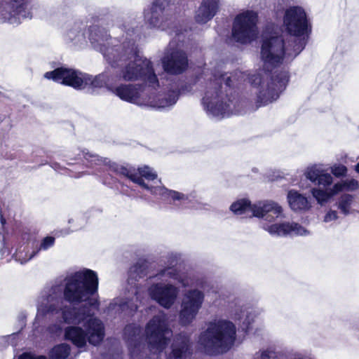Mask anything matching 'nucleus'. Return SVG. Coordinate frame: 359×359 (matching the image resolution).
Returning a JSON list of instances; mask_svg holds the SVG:
<instances>
[{"instance_id":"1","label":"nucleus","mask_w":359,"mask_h":359,"mask_svg":"<svg viewBox=\"0 0 359 359\" xmlns=\"http://www.w3.org/2000/svg\"><path fill=\"white\" fill-rule=\"evenodd\" d=\"M62 281L56 280L46 286L36 300V314L33 327L37 330L41 325L57 320L67 324L82 325L81 327L69 326L65 330V337L77 347L86 346L87 341L97 345L102 341L104 325L94 316L93 309L100 305L97 294L99 279L95 271L82 269L68 274Z\"/></svg>"},{"instance_id":"2","label":"nucleus","mask_w":359,"mask_h":359,"mask_svg":"<svg viewBox=\"0 0 359 359\" xmlns=\"http://www.w3.org/2000/svg\"><path fill=\"white\" fill-rule=\"evenodd\" d=\"M172 335V331L164 313L154 316L147 323L144 335L138 324L128 325L123 331V338L132 356L140 358L147 355L149 359H161ZM190 353L189 337L180 334L175 337L166 358L188 359Z\"/></svg>"},{"instance_id":"3","label":"nucleus","mask_w":359,"mask_h":359,"mask_svg":"<svg viewBox=\"0 0 359 359\" xmlns=\"http://www.w3.org/2000/svg\"><path fill=\"white\" fill-rule=\"evenodd\" d=\"M286 34L262 35L261 57L265 65L276 67L292 61L306 47L311 33L305 11L300 6L288 8L283 17Z\"/></svg>"},{"instance_id":"4","label":"nucleus","mask_w":359,"mask_h":359,"mask_svg":"<svg viewBox=\"0 0 359 359\" xmlns=\"http://www.w3.org/2000/svg\"><path fill=\"white\" fill-rule=\"evenodd\" d=\"M104 59L112 67L121 69L122 79L126 81L140 80L153 88L159 86L152 62L140 55L133 39H125L122 46L107 50Z\"/></svg>"},{"instance_id":"5","label":"nucleus","mask_w":359,"mask_h":359,"mask_svg":"<svg viewBox=\"0 0 359 359\" xmlns=\"http://www.w3.org/2000/svg\"><path fill=\"white\" fill-rule=\"evenodd\" d=\"M151 278L158 282L153 283L149 287L148 294L151 299L165 309H170L175 304L180 294V288L170 283V280H177L184 287L196 286L203 290L205 289L208 283L207 280L203 277L181 272L173 266H168L160 270Z\"/></svg>"},{"instance_id":"6","label":"nucleus","mask_w":359,"mask_h":359,"mask_svg":"<svg viewBox=\"0 0 359 359\" xmlns=\"http://www.w3.org/2000/svg\"><path fill=\"white\" fill-rule=\"evenodd\" d=\"M232 80L226 74L210 79L202 99L207 112L214 117H224L238 113V99L233 94Z\"/></svg>"},{"instance_id":"7","label":"nucleus","mask_w":359,"mask_h":359,"mask_svg":"<svg viewBox=\"0 0 359 359\" xmlns=\"http://www.w3.org/2000/svg\"><path fill=\"white\" fill-rule=\"evenodd\" d=\"M236 340V327L229 320L216 318L207 323V327L201 332L198 343L208 355L227 352Z\"/></svg>"},{"instance_id":"8","label":"nucleus","mask_w":359,"mask_h":359,"mask_svg":"<svg viewBox=\"0 0 359 359\" xmlns=\"http://www.w3.org/2000/svg\"><path fill=\"white\" fill-rule=\"evenodd\" d=\"M230 210L235 215L243 217H258L264 223H272L278 219L285 217L283 208L273 201H257L251 204L246 198L237 200L230 206Z\"/></svg>"},{"instance_id":"9","label":"nucleus","mask_w":359,"mask_h":359,"mask_svg":"<svg viewBox=\"0 0 359 359\" xmlns=\"http://www.w3.org/2000/svg\"><path fill=\"white\" fill-rule=\"evenodd\" d=\"M289 81L286 71L275 72L265 82L259 74L249 77V81L254 87L258 88L257 94V108L266 105L276 100L285 90Z\"/></svg>"},{"instance_id":"10","label":"nucleus","mask_w":359,"mask_h":359,"mask_svg":"<svg viewBox=\"0 0 359 359\" xmlns=\"http://www.w3.org/2000/svg\"><path fill=\"white\" fill-rule=\"evenodd\" d=\"M147 275L146 266L142 264H136L130 267L128 278V295L125 300L116 299L109 306V310L130 311L137 309V302L140 300V284L138 283L140 278Z\"/></svg>"},{"instance_id":"11","label":"nucleus","mask_w":359,"mask_h":359,"mask_svg":"<svg viewBox=\"0 0 359 359\" xmlns=\"http://www.w3.org/2000/svg\"><path fill=\"white\" fill-rule=\"evenodd\" d=\"M257 15L252 11L238 15L233 22L232 36L241 43H247L253 41L257 35Z\"/></svg>"},{"instance_id":"12","label":"nucleus","mask_w":359,"mask_h":359,"mask_svg":"<svg viewBox=\"0 0 359 359\" xmlns=\"http://www.w3.org/2000/svg\"><path fill=\"white\" fill-rule=\"evenodd\" d=\"M44 77L76 90H81L90 85V75L83 74L74 69L60 67L53 71L47 72Z\"/></svg>"},{"instance_id":"13","label":"nucleus","mask_w":359,"mask_h":359,"mask_svg":"<svg viewBox=\"0 0 359 359\" xmlns=\"http://www.w3.org/2000/svg\"><path fill=\"white\" fill-rule=\"evenodd\" d=\"M310 192L317 202L323 205L334 195L342 190H354L358 188V181H311Z\"/></svg>"},{"instance_id":"14","label":"nucleus","mask_w":359,"mask_h":359,"mask_svg":"<svg viewBox=\"0 0 359 359\" xmlns=\"http://www.w3.org/2000/svg\"><path fill=\"white\" fill-rule=\"evenodd\" d=\"M205 299L203 292L198 289L187 291L182 302L179 320L182 325H188L196 318Z\"/></svg>"},{"instance_id":"15","label":"nucleus","mask_w":359,"mask_h":359,"mask_svg":"<svg viewBox=\"0 0 359 359\" xmlns=\"http://www.w3.org/2000/svg\"><path fill=\"white\" fill-rule=\"evenodd\" d=\"M137 185L151 194L161 196L163 199L170 200V203L178 208H188L189 197L180 192L169 190L161 184V181H133Z\"/></svg>"},{"instance_id":"16","label":"nucleus","mask_w":359,"mask_h":359,"mask_svg":"<svg viewBox=\"0 0 359 359\" xmlns=\"http://www.w3.org/2000/svg\"><path fill=\"white\" fill-rule=\"evenodd\" d=\"M161 62L165 72L171 75L184 73L189 66L187 53L177 48H172L170 43L165 50Z\"/></svg>"},{"instance_id":"17","label":"nucleus","mask_w":359,"mask_h":359,"mask_svg":"<svg viewBox=\"0 0 359 359\" xmlns=\"http://www.w3.org/2000/svg\"><path fill=\"white\" fill-rule=\"evenodd\" d=\"M25 0H12L11 2H0V22L18 25L22 20L32 18L23 3Z\"/></svg>"},{"instance_id":"18","label":"nucleus","mask_w":359,"mask_h":359,"mask_svg":"<svg viewBox=\"0 0 359 359\" xmlns=\"http://www.w3.org/2000/svg\"><path fill=\"white\" fill-rule=\"evenodd\" d=\"M88 40L93 48L100 52L104 57L105 53L109 49L122 46V42L116 38H109V35L104 28L99 26H90L87 31Z\"/></svg>"},{"instance_id":"19","label":"nucleus","mask_w":359,"mask_h":359,"mask_svg":"<svg viewBox=\"0 0 359 359\" xmlns=\"http://www.w3.org/2000/svg\"><path fill=\"white\" fill-rule=\"evenodd\" d=\"M261 313V309L248 307L241 304L240 301L231 305L228 311L229 317L241 323L242 329L245 332L250 330L255 319Z\"/></svg>"},{"instance_id":"20","label":"nucleus","mask_w":359,"mask_h":359,"mask_svg":"<svg viewBox=\"0 0 359 359\" xmlns=\"http://www.w3.org/2000/svg\"><path fill=\"white\" fill-rule=\"evenodd\" d=\"M169 0H155L151 7L144 11V20L149 27L162 28L168 21Z\"/></svg>"},{"instance_id":"21","label":"nucleus","mask_w":359,"mask_h":359,"mask_svg":"<svg viewBox=\"0 0 359 359\" xmlns=\"http://www.w3.org/2000/svg\"><path fill=\"white\" fill-rule=\"evenodd\" d=\"M264 223L262 228L270 235L276 236H285L289 234L308 236L311 231L297 222Z\"/></svg>"},{"instance_id":"22","label":"nucleus","mask_w":359,"mask_h":359,"mask_svg":"<svg viewBox=\"0 0 359 359\" xmlns=\"http://www.w3.org/2000/svg\"><path fill=\"white\" fill-rule=\"evenodd\" d=\"M116 68L110 65V67H106L104 72L95 76L90 75V85L94 88H105L112 93L122 79L121 72L118 73Z\"/></svg>"},{"instance_id":"23","label":"nucleus","mask_w":359,"mask_h":359,"mask_svg":"<svg viewBox=\"0 0 359 359\" xmlns=\"http://www.w3.org/2000/svg\"><path fill=\"white\" fill-rule=\"evenodd\" d=\"M86 25L83 22H75L68 29L65 40L74 48H83L87 45Z\"/></svg>"},{"instance_id":"24","label":"nucleus","mask_w":359,"mask_h":359,"mask_svg":"<svg viewBox=\"0 0 359 359\" xmlns=\"http://www.w3.org/2000/svg\"><path fill=\"white\" fill-rule=\"evenodd\" d=\"M219 3V0H203L196 11V21L199 24H205L210 21L217 13Z\"/></svg>"},{"instance_id":"25","label":"nucleus","mask_w":359,"mask_h":359,"mask_svg":"<svg viewBox=\"0 0 359 359\" xmlns=\"http://www.w3.org/2000/svg\"><path fill=\"white\" fill-rule=\"evenodd\" d=\"M139 90V85L121 83L114 88L112 93L123 101L136 103L140 97Z\"/></svg>"},{"instance_id":"26","label":"nucleus","mask_w":359,"mask_h":359,"mask_svg":"<svg viewBox=\"0 0 359 359\" xmlns=\"http://www.w3.org/2000/svg\"><path fill=\"white\" fill-rule=\"evenodd\" d=\"M329 168L323 163L309 165L304 171L306 180H333L328 172Z\"/></svg>"},{"instance_id":"27","label":"nucleus","mask_w":359,"mask_h":359,"mask_svg":"<svg viewBox=\"0 0 359 359\" xmlns=\"http://www.w3.org/2000/svg\"><path fill=\"white\" fill-rule=\"evenodd\" d=\"M83 156L86 161L90 163L91 165H103L108 168L109 170L113 172L117 171L121 165L116 162H112L107 158H103L97 154H92L88 149H83L81 150Z\"/></svg>"},{"instance_id":"28","label":"nucleus","mask_w":359,"mask_h":359,"mask_svg":"<svg viewBox=\"0 0 359 359\" xmlns=\"http://www.w3.org/2000/svg\"><path fill=\"white\" fill-rule=\"evenodd\" d=\"M290 207L294 211H306L311 208V205L307 198L297 192L290 190L287 194Z\"/></svg>"},{"instance_id":"29","label":"nucleus","mask_w":359,"mask_h":359,"mask_svg":"<svg viewBox=\"0 0 359 359\" xmlns=\"http://www.w3.org/2000/svg\"><path fill=\"white\" fill-rule=\"evenodd\" d=\"M37 255V250L35 249L34 243H28L20 246L14 255L15 259L23 264Z\"/></svg>"},{"instance_id":"30","label":"nucleus","mask_w":359,"mask_h":359,"mask_svg":"<svg viewBox=\"0 0 359 359\" xmlns=\"http://www.w3.org/2000/svg\"><path fill=\"white\" fill-rule=\"evenodd\" d=\"M179 99V91L173 90L172 88L163 95H161L156 106L158 109H165L172 107Z\"/></svg>"},{"instance_id":"31","label":"nucleus","mask_w":359,"mask_h":359,"mask_svg":"<svg viewBox=\"0 0 359 359\" xmlns=\"http://www.w3.org/2000/svg\"><path fill=\"white\" fill-rule=\"evenodd\" d=\"M88 222V218L83 214L79 213L75 215L68 220V223L71 225L72 229H65L62 235H67L71 232L76 231L83 229Z\"/></svg>"},{"instance_id":"32","label":"nucleus","mask_w":359,"mask_h":359,"mask_svg":"<svg viewBox=\"0 0 359 359\" xmlns=\"http://www.w3.org/2000/svg\"><path fill=\"white\" fill-rule=\"evenodd\" d=\"M71 347L67 344L55 346L49 353V359H68Z\"/></svg>"},{"instance_id":"33","label":"nucleus","mask_w":359,"mask_h":359,"mask_svg":"<svg viewBox=\"0 0 359 359\" xmlns=\"http://www.w3.org/2000/svg\"><path fill=\"white\" fill-rule=\"evenodd\" d=\"M280 355V353L277 352L274 348L269 347L256 352L253 359H278Z\"/></svg>"},{"instance_id":"34","label":"nucleus","mask_w":359,"mask_h":359,"mask_svg":"<svg viewBox=\"0 0 359 359\" xmlns=\"http://www.w3.org/2000/svg\"><path fill=\"white\" fill-rule=\"evenodd\" d=\"M117 170H118L114 173L121 177H126L128 178V180H140V178L137 177L136 169L133 166H125L121 165Z\"/></svg>"},{"instance_id":"35","label":"nucleus","mask_w":359,"mask_h":359,"mask_svg":"<svg viewBox=\"0 0 359 359\" xmlns=\"http://www.w3.org/2000/svg\"><path fill=\"white\" fill-rule=\"evenodd\" d=\"M141 178L146 180H156L158 177L157 172L151 167L144 165L137 169Z\"/></svg>"},{"instance_id":"36","label":"nucleus","mask_w":359,"mask_h":359,"mask_svg":"<svg viewBox=\"0 0 359 359\" xmlns=\"http://www.w3.org/2000/svg\"><path fill=\"white\" fill-rule=\"evenodd\" d=\"M352 201L353 198L351 195L346 194L341 196L339 201L338 208L343 214L348 215L350 212Z\"/></svg>"},{"instance_id":"37","label":"nucleus","mask_w":359,"mask_h":359,"mask_svg":"<svg viewBox=\"0 0 359 359\" xmlns=\"http://www.w3.org/2000/svg\"><path fill=\"white\" fill-rule=\"evenodd\" d=\"M328 168L331 173L337 178H343L347 176L348 168L343 164L334 163Z\"/></svg>"},{"instance_id":"38","label":"nucleus","mask_w":359,"mask_h":359,"mask_svg":"<svg viewBox=\"0 0 359 359\" xmlns=\"http://www.w3.org/2000/svg\"><path fill=\"white\" fill-rule=\"evenodd\" d=\"M55 241L54 237L46 236L41 240L39 245L34 244L35 249L37 250V254L41 250L46 251L52 248L55 244Z\"/></svg>"},{"instance_id":"39","label":"nucleus","mask_w":359,"mask_h":359,"mask_svg":"<svg viewBox=\"0 0 359 359\" xmlns=\"http://www.w3.org/2000/svg\"><path fill=\"white\" fill-rule=\"evenodd\" d=\"M172 89H173V90L179 91V95H180L181 93H186L191 92L192 90V84L185 83V84L181 85L180 86H175L174 88H172Z\"/></svg>"},{"instance_id":"40","label":"nucleus","mask_w":359,"mask_h":359,"mask_svg":"<svg viewBox=\"0 0 359 359\" xmlns=\"http://www.w3.org/2000/svg\"><path fill=\"white\" fill-rule=\"evenodd\" d=\"M337 212L335 210H330L328 211L324 217L323 221L326 223L335 221L337 219Z\"/></svg>"},{"instance_id":"41","label":"nucleus","mask_w":359,"mask_h":359,"mask_svg":"<svg viewBox=\"0 0 359 359\" xmlns=\"http://www.w3.org/2000/svg\"><path fill=\"white\" fill-rule=\"evenodd\" d=\"M269 177H271V180H282L285 177V174L280 170L272 171V174H270Z\"/></svg>"},{"instance_id":"42","label":"nucleus","mask_w":359,"mask_h":359,"mask_svg":"<svg viewBox=\"0 0 359 359\" xmlns=\"http://www.w3.org/2000/svg\"><path fill=\"white\" fill-rule=\"evenodd\" d=\"M27 313L25 311H21L18 316V320L22 328L25 326V322L27 320Z\"/></svg>"},{"instance_id":"43","label":"nucleus","mask_w":359,"mask_h":359,"mask_svg":"<svg viewBox=\"0 0 359 359\" xmlns=\"http://www.w3.org/2000/svg\"><path fill=\"white\" fill-rule=\"evenodd\" d=\"M18 337L17 333H13L10 335L6 336L3 337V339L6 340L7 341H11V344L12 346H15V343L13 341V340L15 339V338Z\"/></svg>"},{"instance_id":"44","label":"nucleus","mask_w":359,"mask_h":359,"mask_svg":"<svg viewBox=\"0 0 359 359\" xmlns=\"http://www.w3.org/2000/svg\"><path fill=\"white\" fill-rule=\"evenodd\" d=\"M35 356L36 355H34L33 354L25 353L22 354L18 358V359H35Z\"/></svg>"},{"instance_id":"45","label":"nucleus","mask_w":359,"mask_h":359,"mask_svg":"<svg viewBox=\"0 0 359 359\" xmlns=\"http://www.w3.org/2000/svg\"><path fill=\"white\" fill-rule=\"evenodd\" d=\"M4 157H5V158H6L7 159H14V158H15V156H13V154H9V155H8V154H6L4 155Z\"/></svg>"},{"instance_id":"46","label":"nucleus","mask_w":359,"mask_h":359,"mask_svg":"<svg viewBox=\"0 0 359 359\" xmlns=\"http://www.w3.org/2000/svg\"><path fill=\"white\" fill-rule=\"evenodd\" d=\"M355 170L359 173V162L355 165Z\"/></svg>"},{"instance_id":"47","label":"nucleus","mask_w":359,"mask_h":359,"mask_svg":"<svg viewBox=\"0 0 359 359\" xmlns=\"http://www.w3.org/2000/svg\"><path fill=\"white\" fill-rule=\"evenodd\" d=\"M35 359H46V358L43 355H38V356L36 355Z\"/></svg>"},{"instance_id":"48","label":"nucleus","mask_w":359,"mask_h":359,"mask_svg":"<svg viewBox=\"0 0 359 359\" xmlns=\"http://www.w3.org/2000/svg\"><path fill=\"white\" fill-rule=\"evenodd\" d=\"M45 163H46V161H41L39 165H43V164H45Z\"/></svg>"},{"instance_id":"49","label":"nucleus","mask_w":359,"mask_h":359,"mask_svg":"<svg viewBox=\"0 0 359 359\" xmlns=\"http://www.w3.org/2000/svg\"><path fill=\"white\" fill-rule=\"evenodd\" d=\"M35 153H36V155H38V154H40L41 153H42V151L41 150H39V151H35Z\"/></svg>"},{"instance_id":"50","label":"nucleus","mask_w":359,"mask_h":359,"mask_svg":"<svg viewBox=\"0 0 359 359\" xmlns=\"http://www.w3.org/2000/svg\"><path fill=\"white\" fill-rule=\"evenodd\" d=\"M126 25H123V30L124 32H126Z\"/></svg>"},{"instance_id":"51","label":"nucleus","mask_w":359,"mask_h":359,"mask_svg":"<svg viewBox=\"0 0 359 359\" xmlns=\"http://www.w3.org/2000/svg\"><path fill=\"white\" fill-rule=\"evenodd\" d=\"M129 32H130V29L128 28L127 29V34L130 35V34L129 33Z\"/></svg>"},{"instance_id":"52","label":"nucleus","mask_w":359,"mask_h":359,"mask_svg":"<svg viewBox=\"0 0 359 359\" xmlns=\"http://www.w3.org/2000/svg\"><path fill=\"white\" fill-rule=\"evenodd\" d=\"M133 33H135V29L134 27L132 28V31H131Z\"/></svg>"},{"instance_id":"53","label":"nucleus","mask_w":359,"mask_h":359,"mask_svg":"<svg viewBox=\"0 0 359 359\" xmlns=\"http://www.w3.org/2000/svg\"><path fill=\"white\" fill-rule=\"evenodd\" d=\"M82 177V175L75 176V177Z\"/></svg>"},{"instance_id":"54","label":"nucleus","mask_w":359,"mask_h":359,"mask_svg":"<svg viewBox=\"0 0 359 359\" xmlns=\"http://www.w3.org/2000/svg\"><path fill=\"white\" fill-rule=\"evenodd\" d=\"M358 332H359V328H358Z\"/></svg>"}]
</instances>
